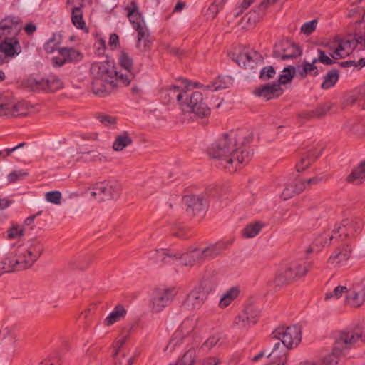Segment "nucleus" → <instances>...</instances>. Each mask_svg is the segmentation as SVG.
Listing matches in <instances>:
<instances>
[{"mask_svg": "<svg viewBox=\"0 0 365 365\" xmlns=\"http://www.w3.org/2000/svg\"><path fill=\"white\" fill-rule=\"evenodd\" d=\"M30 108L28 103L17 100L11 93L0 95V116L24 115Z\"/></svg>", "mask_w": 365, "mask_h": 365, "instance_id": "nucleus-9", "label": "nucleus"}, {"mask_svg": "<svg viewBox=\"0 0 365 365\" xmlns=\"http://www.w3.org/2000/svg\"><path fill=\"white\" fill-rule=\"evenodd\" d=\"M217 285V280L216 277L209 274L203 277L200 284L196 287L202 292L206 296H208L215 289Z\"/></svg>", "mask_w": 365, "mask_h": 365, "instance_id": "nucleus-34", "label": "nucleus"}, {"mask_svg": "<svg viewBox=\"0 0 365 365\" xmlns=\"http://www.w3.org/2000/svg\"><path fill=\"white\" fill-rule=\"evenodd\" d=\"M331 108V106L329 104L320 105L315 109L300 113L299 114V118L305 120L320 119L326 115Z\"/></svg>", "mask_w": 365, "mask_h": 365, "instance_id": "nucleus-29", "label": "nucleus"}, {"mask_svg": "<svg viewBox=\"0 0 365 365\" xmlns=\"http://www.w3.org/2000/svg\"><path fill=\"white\" fill-rule=\"evenodd\" d=\"M362 225L363 222L359 219H346L334 230H324L319 233L315 243L321 247L329 245L336 234L342 239L352 237L361 230Z\"/></svg>", "mask_w": 365, "mask_h": 365, "instance_id": "nucleus-7", "label": "nucleus"}, {"mask_svg": "<svg viewBox=\"0 0 365 365\" xmlns=\"http://www.w3.org/2000/svg\"><path fill=\"white\" fill-rule=\"evenodd\" d=\"M230 83V78L229 77L219 76L213 82L208 84L206 87L210 91H218L219 89L227 88Z\"/></svg>", "mask_w": 365, "mask_h": 365, "instance_id": "nucleus-44", "label": "nucleus"}, {"mask_svg": "<svg viewBox=\"0 0 365 365\" xmlns=\"http://www.w3.org/2000/svg\"><path fill=\"white\" fill-rule=\"evenodd\" d=\"M45 91L55 92L63 87L61 81L55 76H50L45 78Z\"/></svg>", "mask_w": 365, "mask_h": 365, "instance_id": "nucleus-42", "label": "nucleus"}, {"mask_svg": "<svg viewBox=\"0 0 365 365\" xmlns=\"http://www.w3.org/2000/svg\"><path fill=\"white\" fill-rule=\"evenodd\" d=\"M243 21L247 22V27L248 29L255 26L257 21V14L255 12H250L243 17Z\"/></svg>", "mask_w": 365, "mask_h": 365, "instance_id": "nucleus-59", "label": "nucleus"}, {"mask_svg": "<svg viewBox=\"0 0 365 365\" xmlns=\"http://www.w3.org/2000/svg\"><path fill=\"white\" fill-rule=\"evenodd\" d=\"M179 255L175 259H180V264L185 267H192L200 260H202V257L200 253V247H192L187 252Z\"/></svg>", "mask_w": 365, "mask_h": 365, "instance_id": "nucleus-26", "label": "nucleus"}, {"mask_svg": "<svg viewBox=\"0 0 365 365\" xmlns=\"http://www.w3.org/2000/svg\"><path fill=\"white\" fill-rule=\"evenodd\" d=\"M220 363L219 358L216 356H210L199 361L198 365H218Z\"/></svg>", "mask_w": 365, "mask_h": 365, "instance_id": "nucleus-62", "label": "nucleus"}, {"mask_svg": "<svg viewBox=\"0 0 365 365\" xmlns=\"http://www.w3.org/2000/svg\"><path fill=\"white\" fill-rule=\"evenodd\" d=\"M316 63L317 60L314 58L311 63L305 62L303 65L302 71L299 72L300 76L302 77H305L308 74L314 76L318 75L319 69Z\"/></svg>", "mask_w": 365, "mask_h": 365, "instance_id": "nucleus-46", "label": "nucleus"}, {"mask_svg": "<svg viewBox=\"0 0 365 365\" xmlns=\"http://www.w3.org/2000/svg\"><path fill=\"white\" fill-rule=\"evenodd\" d=\"M114 365H132L134 356L129 351L113 352Z\"/></svg>", "mask_w": 365, "mask_h": 365, "instance_id": "nucleus-40", "label": "nucleus"}, {"mask_svg": "<svg viewBox=\"0 0 365 365\" xmlns=\"http://www.w3.org/2000/svg\"><path fill=\"white\" fill-rule=\"evenodd\" d=\"M96 118L106 127H113L117 123L116 117L110 115L100 113L96 115Z\"/></svg>", "mask_w": 365, "mask_h": 365, "instance_id": "nucleus-50", "label": "nucleus"}, {"mask_svg": "<svg viewBox=\"0 0 365 365\" xmlns=\"http://www.w3.org/2000/svg\"><path fill=\"white\" fill-rule=\"evenodd\" d=\"M120 66L124 69L123 74H132L134 78L133 61L132 58L125 52H121L118 57Z\"/></svg>", "mask_w": 365, "mask_h": 365, "instance_id": "nucleus-39", "label": "nucleus"}, {"mask_svg": "<svg viewBox=\"0 0 365 365\" xmlns=\"http://www.w3.org/2000/svg\"><path fill=\"white\" fill-rule=\"evenodd\" d=\"M21 29L22 24L19 17H6L0 22V40L16 37Z\"/></svg>", "mask_w": 365, "mask_h": 365, "instance_id": "nucleus-15", "label": "nucleus"}, {"mask_svg": "<svg viewBox=\"0 0 365 365\" xmlns=\"http://www.w3.org/2000/svg\"><path fill=\"white\" fill-rule=\"evenodd\" d=\"M71 21L73 24L79 29L86 30V24L83 18V11L80 6L72 8Z\"/></svg>", "mask_w": 365, "mask_h": 365, "instance_id": "nucleus-41", "label": "nucleus"}, {"mask_svg": "<svg viewBox=\"0 0 365 365\" xmlns=\"http://www.w3.org/2000/svg\"><path fill=\"white\" fill-rule=\"evenodd\" d=\"M334 51L330 53L334 59H340L348 56L356 47V42L352 40H341L333 43Z\"/></svg>", "mask_w": 365, "mask_h": 365, "instance_id": "nucleus-21", "label": "nucleus"}, {"mask_svg": "<svg viewBox=\"0 0 365 365\" xmlns=\"http://www.w3.org/2000/svg\"><path fill=\"white\" fill-rule=\"evenodd\" d=\"M195 322L192 319H185L178 328V329L174 333L172 339L167 346V349L170 351H173L176 346L181 343L184 337L187 336L195 328Z\"/></svg>", "mask_w": 365, "mask_h": 365, "instance_id": "nucleus-17", "label": "nucleus"}, {"mask_svg": "<svg viewBox=\"0 0 365 365\" xmlns=\"http://www.w3.org/2000/svg\"><path fill=\"white\" fill-rule=\"evenodd\" d=\"M275 75V71L272 66H268L264 68L261 72L259 78L263 81H268L269 79L274 77Z\"/></svg>", "mask_w": 365, "mask_h": 365, "instance_id": "nucleus-56", "label": "nucleus"}, {"mask_svg": "<svg viewBox=\"0 0 365 365\" xmlns=\"http://www.w3.org/2000/svg\"><path fill=\"white\" fill-rule=\"evenodd\" d=\"M352 250L348 245L337 247L329 258L328 262L334 266L340 267L346 263L351 257Z\"/></svg>", "mask_w": 365, "mask_h": 365, "instance_id": "nucleus-22", "label": "nucleus"}, {"mask_svg": "<svg viewBox=\"0 0 365 365\" xmlns=\"http://www.w3.org/2000/svg\"><path fill=\"white\" fill-rule=\"evenodd\" d=\"M161 98L167 103L176 100L184 113L204 118L210 115V108L199 91L188 93L182 86L173 85L161 91Z\"/></svg>", "mask_w": 365, "mask_h": 365, "instance_id": "nucleus-3", "label": "nucleus"}, {"mask_svg": "<svg viewBox=\"0 0 365 365\" xmlns=\"http://www.w3.org/2000/svg\"><path fill=\"white\" fill-rule=\"evenodd\" d=\"M61 360L58 354H53L50 355L41 362V365H61Z\"/></svg>", "mask_w": 365, "mask_h": 365, "instance_id": "nucleus-55", "label": "nucleus"}, {"mask_svg": "<svg viewBox=\"0 0 365 365\" xmlns=\"http://www.w3.org/2000/svg\"><path fill=\"white\" fill-rule=\"evenodd\" d=\"M317 62H321L322 63L327 66H330L333 64L334 61L331 59L324 51L322 50L318 51V57L314 58Z\"/></svg>", "mask_w": 365, "mask_h": 365, "instance_id": "nucleus-57", "label": "nucleus"}, {"mask_svg": "<svg viewBox=\"0 0 365 365\" xmlns=\"http://www.w3.org/2000/svg\"><path fill=\"white\" fill-rule=\"evenodd\" d=\"M132 143L133 139L130 134L127 131H123L115 136L112 144V148L115 151L120 152L130 145Z\"/></svg>", "mask_w": 365, "mask_h": 365, "instance_id": "nucleus-32", "label": "nucleus"}, {"mask_svg": "<svg viewBox=\"0 0 365 365\" xmlns=\"http://www.w3.org/2000/svg\"><path fill=\"white\" fill-rule=\"evenodd\" d=\"M240 290L237 287H233L227 290L221 297L218 304L220 309H225L230 306L239 296Z\"/></svg>", "mask_w": 365, "mask_h": 365, "instance_id": "nucleus-35", "label": "nucleus"}, {"mask_svg": "<svg viewBox=\"0 0 365 365\" xmlns=\"http://www.w3.org/2000/svg\"><path fill=\"white\" fill-rule=\"evenodd\" d=\"M121 188L118 181L99 182L91 187L90 195L98 201L113 199L120 195Z\"/></svg>", "mask_w": 365, "mask_h": 365, "instance_id": "nucleus-11", "label": "nucleus"}, {"mask_svg": "<svg viewBox=\"0 0 365 365\" xmlns=\"http://www.w3.org/2000/svg\"><path fill=\"white\" fill-rule=\"evenodd\" d=\"M230 240L220 241L205 247H200L202 260L210 259L222 254L230 245Z\"/></svg>", "mask_w": 365, "mask_h": 365, "instance_id": "nucleus-23", "label": "nucleus"}, {"mask_svg": "<svg viewBox=\"0 0 365 365\" xmlns=\"http://www.w3.org/2000/svg\"><path fill=\"white\" fill-rule=\"evenodd\" d=\"M271 336L282 342V344L280 342L276 343L274 346H276L277 344L283 346L284 353L287 354V349L296 347L301 341L302 331L299 327L294 325L279 327L272 333Z\"/></svg>", "mask_w": 365, "mask_h": 365, "instance_id": "nucleus-8", "label": "nucleus"}, {"mask_svg": "<svg viewBox=\"0 0 365 365\" xmlns=\"http://www.w3.org/2000/svg\"><path fill=\"white\" fill-rule=\"evenodd\" d=\"M252 58L250 53L247 52L241 53L237 58V63L239 65H242L243 66H247L250 64V63L252 62Z\"/></svg>", "mask_w": 365, "mask_h": 365, "instance_id": "nucleus-58", "label": "nucleus"}, {"mask_svg": "<svg viewBox=\"0 0 365 365\" xmlns=\"http://www.w3.org/2000/svg\"><path fill=\"white\" fill-rule=\"evenodd\" d=\"M342 296H344L346 306L350 308H359L365 303V286L361 284H351L349 287L338 286L333 292L326 293L324 299H338Z\"/></svg>", "mask_w": 365, "mask_h": 365, "instance_id": "nucleus-4", "label": "nucleus"}, {"mask_svg": "<svg viewBox=\"0 0 365 365\" xmlns=\"http://www.w3.org/2000/svg\"><path fill=\"white\" fill-rule=\"evenodd\" d=\"M91 73L93 91L100 96L111 93L118 84L128 86L133 80L132 74H123L122 71H117L113 63L106 61L93 63Z\"/></svg>", "mask_w": 365, "mask_h": 365, "instance_id": "nucleus-2", "label": "nucleus"}, {"mask_svg": "<svg viewBox=\"0 0 365 365\" xmlns=\"http://www.w3.org/2000/svg\"><path fill=\"white\" fill-rule=\"evenodd\" d=\"M183 202L187 205V211L193 215L202 213L205 211L207 201L203 194L187 195L182 198Z\"/></svg>", "mask_w": 365, "mask_h": 365, "instance_id": "nucleus-18", "label": "nucleus"}, {"mask_svg": "<svg viewBox=\"0 0 365 365\" xmlns=\"http://www.w3.org/2000/svg\"><path fill=\"white\" fill-rule=\"evenodd\" d=\"M45 78L31 75L24 81L23 85L34 91H45Z\"/></svg>", "mask_w": 365, "mask_h": 365, "instance_id": "nucleus-33", "label": "nucleus"}, {"mask_svg": "<svg viewBox=\"0 0 365 365\" xmlns=\"http://www.w3.org/2000/svg\"><path fill=\"white\" fill-rule=\"evenodd\" d=\"M220 341V338L217 336H212L208 338L202 344V348H207V349H210L212 347L215 346L218 342Z\"/></svg>", "mask_w": 365, "mask_h": 365, "instance_id": "nucleus-61", "label": "nucleus"}, {"mask_svg": "<svg viewBox=\"0 0 365 365\" xmlns=\"http://www.w3.org/2000/svg\"><path fill=\"white\" fill-rule=\"evenodd\" d=\"M300 55V48L290 41L280 42L274 47V56L282 60L297 58Z\"/></svg>", "mask_w": 365, "mask_h": 365, "instance_id": "nucleus-19", "label": "nucleus"}, {"mask_svg": "<svg viewBox=\"0 0 365 365\" xmlns=\"http://www.w3.org/2000/svg\"><path fill=\"white\" fill-rule=\"evenodd\" d=\"M250 138L243 130H230L220 135L209 148V155L230 173L236 172L252 156L247 147Z\"/></svg>", "mask_w": 365, "mask_h": 365, "instance_id": "nucleus-1", "label": "nucleus"}, {"mask_svg": "<svg viewBox=\"0 0 365 365\" xmlns=\"http://www.w3.org/2000/svg\"><path fill=\"white\" fill-rule=\"evenodd\" d=\"M130 337L129 334L123 333L119 335L115 341L113 343V348L114 350V352H120V351H129V350L124 347V345L128 341V339Z\"/></svg>", "mask_w": 365, "mask_h": 365, "instance_id": "nucleus-47", "label": "nucleus"}, {"mask_svg": "<svg viewBox=\"0 0 365 365\" xmlns=\"http://www.w3.org/2000/svg\"><path fill=\"white\" fill-rule=\"evenodd\" d=\"M339 79L338 73L336 71H329L325 76L322 88L323 89H328L336 84Z\"/></svg>", "mask_w": 365, "mask_h": 365, "instance_id": "nucleus-49", "label": "nucleus"}, {"mask_svg": "<svg viewBox=\"0 0 365 365\" xmlns=\"http://www.w3.org/2000/svg\"><path fill=\"white\" fill-rule=\"evenodd\" d=\"M263 226L264 225L259 222L250 224L244 228L242 235L247 238L253 237L259 234Z\"/></svg>", "mask_w": 365, "mask_h": 365, "instance_id": "nucleus-45", "label": "nucleus"}, {"mask_svg": "<svg viewBox=\"0 0 365 365\" xmlns=\"http://www.w3.org/2000/svg\"><path fill=\"white\" fill-rule=\"evenodd\" d=\"M352 330L357 342H365V322L359 323Z\"/></svg>", "mask_w": 365, "mask_h": 365, "instance_id": "nucleus-52", "label": "nucleus"}, {"mask_svg": "<svg viewBox=\"0 0 365 365\" xmlns=\"http://www.w3.org/2000/svg\"><path fill=\"white\" fill-rule=\"evenodd\" d=\"M43 252V245L37 238L28 240L14 250V254L22 270L31 267L39 259Z\"/></svg>", "mask_w": 365, "mask_h": 365, "instance_id": "nucleus-5", "label": "nucleus"}, {"mask_svg": "<svg viewBox=\"0 0 365 365\" xmlns=\"http://www.w3.org/2000/svg\"><path fill=\"white\" fill-rule=\"evenodd\" d=\"M309 269V265L300 260L285 262L276 272L274 282L277 286L292 284L306 276Z\"/></svg>", "mask_w": 365, "mask_h": 365, "instance_id": "nucleus-6", "label": "nucleus"}, {"mask_svg": "<svg viewBox=\"0 0 365 365\" xmlns=\"http://www.w3.org/2000/svg\"><path fill=\"white\" fill-rule=\"evenodd\" d=\"M136 47L141 53H145L150 49L151 41L147 29L138 31Z\"/></svg>", "mask_w": 365, "mask_h": 365, "instance_id": "nucleus-36", "label": "nucleus"}, {"mask_svg": "<svg viewBox=\"0 0 365 365\" xmlns=\"http://www.w3.org/2000/svg\"><path fill=\"white\" fill-rule=\"evenodd\" d=\"M259 319V310L257 307L250 305L239 313L233 320V327L242 331H247L256 324Z\"/></svg>", "mask_w": 365, "mask_h": 365, "instance_id": "nucleus-12", "label": "nucleus"}, {"mask_svg": "<svg viewBox=\"0 0 365 365\" xmlns=\"http://www.w3.org/2000/svg\"><path fill=\"white\" fill-rule=\"evenodd\" d=\"M339 356H335L332 351L331 355H328L324 358V363L328 365H336L338 363L337 358Z\"/></svg>", "mask_w": 365, "mask_h": 365, "instance_id": "nucleus-63", "label": "nucleus"}, {"mask_svg": "<svg viewBox=\"0 0 365 365\" xmlns=\"http://www.w3.org/2000/svg\"><path fill=\"white\" fill-rule=\"evenodd\" d=\"M269 360L267 365H285L287 362V353H284L283 346L277 344L272 351L267 354Z\"/></svg>", "mask_w": 365, "mask_h": 365, "instance_id": "nucleus-31", "label": "nucleus"}, {"mask_svg": "<svg viewBox=\"0 0 365 365\" xmlns=\"http://www.w3.org/2000/svg\"><path fill=\"white\" fill-rule=\"evenodd\" d=\"M61 197L62 195L59 191H51L45 194L46 200L55 205L61 204Z\"/></svg>", "mask_w": 365, "mask_h": 365, "instance_id": "nucleus-53", "label": "nucleus"}, {"mask_svg": "<svg viewBox=\"0 0 365 365\" xmlns=\"http://www.w3.org/2000/svg\"><path fill=\"white\" fill-rule=\"evenodd\" d=\"M0 65L8 63L21 52V46L16 37L6 38L0 43Z\"/></svg>", "mask_w": 365, "mask_h": 365, "instance_id": "nucleus-13", "label": "nucleus"}, {"mask_svg": "<svg viewBox=\"0 0 365 365\" xmlns=\"http://www.w3.org/2000/svg\"><path fill=\"white\" fill-rule=\"evenodd\" d=\"M314 161L312 155L308 154L303 156L300 160L297 163L296 168L298 172H301L307 169Z\"/></svg>", "mask_w": 365, "mask_h": 365, "instance_id": "nucleus-51", "label": "nucleus"}, {"mask_svg": "<svg viewBox=\"0 0 365 365\" xmlns=\"http://www.w3.org/2000/svg\"><path fill=\"white\" fill-rule=\"evenodd\" d=\"M176 291L173 287H160L153 290L148 307L151 312L160 313L173 301Z\"/></svg>", "mask_w": 365, "mask_h": 365, "instance_id": "nucleus-10", "label": "nucleus"}, {"mask_svg": "<svg viewBox=\"0 0 365 365\" xmlns=\"http://www.w3.org/2000/svg\"><path fill=\"white\" fill-rule=\"evenodd\" d=\"M178 252L169 249H154L151 250L146 254V258L148 261L153 263H158L162 262L163 263L169 262V259H173L178 257Z\"/></svg>", "mask_w": 365, "mask_h": 365, "instance_id": "nucleus-20", "label": "nucleus"}, {"mask_svg": "<svg viewBox=\"0 0 365 365\" xmlns=\"http://www.w3.org/2000/svg\"><path fill=\"white\" fill-rule=\"evenodd\" d=\"M365 179V161L355 168L348 175L347 180L349 182L360 184Z\"/></svg>", "mask_w": 365, "mask_h": 365, "instance_id": "nucleus-38", "label": "nucleus"}, {"mask_svg": "<svg viewBox=\"0 0 365 365\" xmlns=\"http://www.w3.org/2000/svg\"><path fill=\"white\" fill-rule=\"evenodd\" d=\"M16 270H22V269H20V264L13 250L0 262V276Z\"/></svg>", "mask_w": 365, "mask_h": 365, "instance_id": "nucleus-28", "label": "nucleus"}, {"mask_svg": "<svg viewBox=\"0 0 365 365\" xmlns=\"http://www.w3.org/2000/svg\"><path fill=\"white\" fill-rule=\"evenodd\" d=\"M207 298V296L199 289L195 287L187 295L184 305L187 309L191 310L199 309L204 304Z\"/></svg>", "mask_w": 365, "mask_h": 365, "instance_id": "nucleus-25", "label": "nucleus"}, {"mask_svg": "<svg viewBox=\"0 0 365 365\" xmlns=\"http://www.w3.org/2000/svg\"><path fill=\"white\" fill-rule=\"evenodd\" d=\"M83 58V54L73 48H61L58 55L52 58V63L55 66H61L66 63L78 62Z\"/></svg>", "mask_w": 365, "mask_h": 365, "instance_id": "nucleus-16", "label": "nucleus"}, {"mask_svg": "<svg viewBox=\"0 0 365 365\" xmlns=\"http://www.w3.org/2000/svg\"><path fill=\"white\" fill-rule=\"evenodd\" d=\"M306 188V183L302 180H296L287 184L281 194V197L287 200L294 195L300 193Z\"/></svg>", "mask_w": 365, "mask_h": 365, "instance_id": "nucleus-30", "label": "nucleus"}, {"mask_svg": "<svg viewBox=\"0 0 365 365\" xmlns=\"http://www.w3.org/2000/svg\"><path fill=\"white\" fill-rule=\"evenodd\" d=\"M295 73V68L292 66H289L282 71V73L279 76L277 84L284 85L291 82L292 80L294 75Z\"/></svg>", "mask_w": 365, "mask_h": 365, "instance_id": "nucleus-48", "label": "nucleus"}, {"mask_svg": "<svg viewBox=\"0 0 365 365\" xmlns=\"http://www.w3.org/2000/svg\"><path fill=\"white\" fill-rule=\"evenodd\" d=\"M283 89L277 83L262 85L254 91V94L267 100L278 98L283 93Z\"/></svg>", "mask_w": 365, "mask_h": 365, "instance_id": "nucleus-24", "label": "nucleus"}, {"mask_svg": "<svg viewBox=\"0 0 365 365\" xmlns=\"http://www.w3.org/2000/svg\"><path fill=\"white\" fill-rule=\"evenodd\" d=\"M317 25V21L316 19L306 22L302 26L301 31L306 35H309L316 29Z\"/></svg>", "mask_w": 365, "mask_h": 365, "instance_id": "nucleus-54", "label": "nucleus"}, {"mask_svg": "<svg viewBox=\"0 0 365 365\" xmlns=\"http://www.w3.org/2000/svg\"><path fill=\"white\" fill-rule=\"evenodd\" d=\"M77 160L84 162H103L106 160V157L98 151L92 150L81 153V156L78 158Z\"/></svg>", "mask_w": 365, "mask_h": 365, "instance_id": "nucleus-43", "label": "nucleus"}, {"mask_svg": "<svg viewBox=\"0 0 365 365\" xmlns=\"http://www.w3.org/2000/svg\"><path fill=\"white\" fill-rule=\"evenodd\" d=\"M126 310L124 307L119 304L117 305L114 309L110 313V314L105 319L104 324L107 327H110L115 322L120 320L125 315Z\"/></svg>", "mask_w": 365, "mask_h": 365, "instance_id": "nucleus-37", "label": "nucleus"}, {"mask_svg": "<svg viewBox=\"0 0 365 365\" xmlns=\"http://www.w3.org/2000/svg\"><path fill=\"white\" fill-rule=\"evenodd\" d=\"M126 9L128 11V17L129 21L137 31L147 29L143 17L138 11L136 3L132 1L130 6L126 8Z\"/></svg>", "mask_w": 365, "mask_h": 365, "instance_id": "nucleus-27", "label": "nucleus"}, {"mask_svg": "<svg viewBox=\"0 0 365 365\" xmlns=\"http://www.w3.org/2000/svg\"><path fill=\"white\" fill-rule=\"evenodd\" d=\"M356 343L352 329L341 331L335 336L333 353L335 356H340L344 351L352 348Z\"/></svg>", "mask_w": 365, "mask_h": 365, "instance_id": "nucleus-14", "label": "nucleus"}, {"mask_svg": "<svg viewBox=\"0 0 365 365\" xmlns=\"http://www.w3.org/2000/svg\"><path fill=\"white\" fill-rule=\"evenodd\" d=\"M23 230L19 226H14L11 227L8 231V239H15L23 235Z\"/></svg>", "mask_w": 365, "mask_h": 365, "instance_id": "nucleus-60", "label": "nucleus"}, {"mask_svg": "<svg viewBox=\"0 0 365 365\" xmlns=\"http://www.w3.org/2000/svg\"><path fill=\"white\" fill-rule=\"evenodd\" d=\"M93 313V310L88 308L81 313L80 317H82L84 319V323L87 324L91 320Z\"/></svg>", "mask_w": 365, "mask_h": 365, "instance_id": "nucleus-64", "label": "nucleus"}]
</instances>
